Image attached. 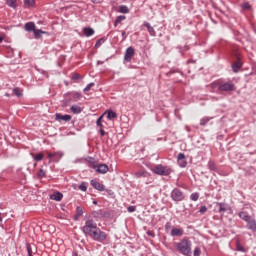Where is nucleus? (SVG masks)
I'll return each mask as SVG.
<instances>
[{"label": "nucleus", "mask_w": 256, "mask_h": 256, "mask_svg": "<svg viewBox=\"0 0 256 256\" xmlns=\"http://www.w3.org/2000/svg\"><path fill=\"white\" fill-rule=\"evenodd\" d=\"M143 27H146V29L151 37H155L157 35V32H155V28H153V26H151V24L149 22H144Z\"/></svg>", "instance_id": "2eb2a0df"}, {"label": "nucleus", "mask_w": 256, "mask_h": 256, "mask_svg": "<svg viewBox=\"0 0 256 256\" xmlns=\"http://www.w3.org/2000/svg\"><path fill=\"white\" fill-rule=\"evenodd\" d=\"M83 98V94L81 92H67L64 94V100L62 101L63 107H69L71 103H77V101H81Z\"/></svg>", "instance_id": "7ed1b4c3"}, {"label": "nucleus", "mask_w": 256, "mask_h": 256, "mask_svg": "<svg viewBox=\"0 0 256 256\" xmlns=\"http://www.w3.org/2000/svg\"><path fill=\"white\" fill-rule=\"evenodd\" d=\"M235 89V84L225 82L219 85L218 91H225L226 93H229L231 91H235Z\"/></svg>", "instance_id": "423d86ee"}, {"label": "nucleus", "mask_w": 256, "mask_h": 256, "mask_svg": "<svg viewBox=\"0 0 256 256\" xmlns=\"http://www.w3.org/2000/svg\"><path fill=\"white\" fill-rule=\"evenodd\" d=\"M93 205H97V201L96 200L93 201Z\"/></svg>", "instance_id": "0e129e2a"}, {"label": "nucleus", "mask_w": 256, "mask_h": 256, "mask_svg": "<svg viewBox=\"0 0 256 256\" xmlns=\"http://www.w3.org/2000/svg\"><path fill=\"white\" fill-rule=\"evenodd\" d=\"M28 256H33V254H28Z\"/></svg>", "instance_id": "774afa93"}, {"label": "nucleus", "mask_w": 256, "mask_h": 256, "mask_svg": "<svg viewBox=\"0 0 256 256\" xmlns=\"http://www.w3.org/2000/svg\"><path fill=\"white\" fill-rule=\"evenodd\" d=\"M152 172L155 173V175H160L161 177H169V175L173 173V168H171V166L158 164L153 167Z\"/></svg>", "instance_id": "20e7f679"}, {"label": "nucleus", "mask_w": 256, "mask_h": 256, "mask_svg": "<svg viewBox=\"0 0 256 256\" xmlns=\"http://www.w3.org/2000/svg\"><path fill=\"white\" fill-rule=\"evenodd\" d=\"M239 217H240V219H243V221H246V223L251 218V216H249V214L247 212H240Z\"/></svg>", "instance_id": "473e14b6"}, {"label": "nucleus", "mask_w": 256, "mask_h": 256, "mask_svg": "<svg viewBox=\"0 0 256 256\" xmlns=\"http://www.w3.org/2000/svg\"><path fill=\"white\" fill-rule=\"evenodd\" d=\"M133 55H135V48L130 46L126 49L124 61H126V63L131 62V59H133Z\"/></svg>", "instance_id": "1a4fd4ad"}, {"label": "nucleus", "mask_w": 256, "mask_h": 256, "mask_svg": "<svg viewBox=\"0 0 256 256\" xmlns=\"http://www.w3.org/2000/svg\"><path fill=\"white\" fill-rule=\"evenodd\" d=\"M147 235H148L149 237H155V232H153V231H148V232H147Z\"/></svg>", "instance_id": "bf43d9fd"}, {"label": "nucleus", "mask_w": 256, "mask_h": 256, "mask_svg": "<svg viewBox=\"0 0 256 256\" xmlns=\"http://www.w3.org/2000/svg\"><path fill=\"white\" fill-rule=\"evenodd\" d=\"M102 219H113V210H106L102 212Z\"/></svg>", "instance_id": "bb28decb"}, {"label": "nucleus", "mask_w": 256, "mask_h": 256, "mask_svg": "<svg viewBox=\"0 0 256 256\" xmlns=\"http://www.w3.org/2000/svg\"><path fill=\"white\" fill-rule=\"evenodd\" d=\"M90 185L96 189V191H105V185L101 184L100 182H97V180L92 179L90 181Z\"/></svg>", "instance_id": "ddd939ff"}, {"label": "nucleus", "mask_w": 256, "mask_h": 256, "mask_svg": "<svg viewBox=\"0 0 256 256\" xmlns=\"http://www.w3.org/2000/svg\"><path fill=\"white\" fill-rule=\"evenodd\" d=\"M103 115L104 114H102L100 117H98V119H97V121H96V125H97V127H100V129H103Z\"/></svg>", "instance_id": "79ce46f5"}, {"label": "nucleus", "mask_w": 256, "mask_h": 256, "mask_svg": "<svg viewBox=\"0 0 256 256\" xmlns=\"http://www.w3.org/2000/svg\"><path fill=\"white\" fill-rule=\"evenodd\" d=\"M119 13H123V14H127L129 13V7L125 6V5H120L119 8Z\"/></svg>", "instance_id": "58836bf2"}, {"label": "nucleus", "mask_w": 256, "mask_h": 256, "mask_svg": "<svg viewBox=\"0 0 256 256\" xmlns=\"http://www.w3.org/2000/svg\"><path fill=\"white\" fill-rule=\"evenodd\" d=\"M70 111L74 115H79V113H81L83 111V109L80 106L73 105V106L70 107Z\"/></svg>", "instance_id": "a878e982"}, {"label": "nucleus", "mask_w": 256, "mask_h": 256, "mask_svg": "<svg viewBox=\"0 0 256 256\" xmlns=\"http://www.w3.org/2000/svg\"><path fill=\"white\" fill-rule=\"evenodd\" d=\"M221 85L220 81H214L210 84L211 89H218L217 91H219V86Z\"/></svg>", "instance_id": "a19ab883"}, {"label": "nucleus", "mask_w": 256, "mask_h": 256, "mask_svg": "<svg viewBox=\"0 0 256 256\" xmlns=\"http://www.w3.org/2000/svg\"><path fill=\"white\" fill-rule=\"evenodd\" d=\"M177 163L179 165V167H181L182 169L187 167V158L185 157L184 153H179L177 156Z\"/></svg>", "instance_id": "9b49d317"}, {"label": "nucleus", "mask_w": 256, "mask_h": 256, "mask_svg": "<svg viewBox=\"0 0 256 256\" xmlns=\"http://www.w3.org/2000/svg\"><path fill=\"white\" fill-rule=\"evenodd\" d=\"M233 73H239L241 68L243 67V63L241 62V57H237V61L231 64Z\"/></svg>", "instance_id": "f8f14e48"}, {"label": "nucleus", "mask_w": 256, "mask_h": 256, "mask_svg": "<svg viewBox=\"0 0 256 256\" xmlns=\"http://www.w3.org/2000/svg\"><path fill=\"white\" fill-rule=\"evenodd\" d=\"M107 114V119L109 121L113 120V119H117V112L113 111V110H107L106 111Z\"/></svg>", "instance_id": "393cba45"}, {"label": "nucleus", "mask_w": 256, "mask_h": 256, "mask_svg": "<svg viewBox=\"0 0 256 256\" xmlns=\"http://www.w3.org/2000/svg\"><path fill=\"white\" fill-rule=\"evenodd\" d=\"M169 229H171V224H170V222H167V223L165 224V230H166V231H169Z\"/></svg>", "instance_id": "13d9d810"}, {"label": "nucleus", "mask_w": 256, "mask_h": 256, "mask_svg": "<svg viewBox=\"0 0 256 256\" xmlns=\"http://www.w3.org/2000/svg\"><path fill=\"white\" fill-rule=\"evenodd\" d=\"M82 232L93 241H97V243H105L107 241V233L97 227L94 219L86 220L85 225L82 227Z\"/></svg>", "instance_id": "f257e3e1"}, {"label": "nucleus", "mask_w": 256, "mask_h": 256, "mask_svg": "<svg viewBox=\"0 0 256 256\" xmlns=\"http://www.w3.org/2000/svg\"><path fill=\"white\" fill-rule=\"evenodd\" d=\"M12 91L16 97H23V90L21 88L15 87Z\"/></svg>", "instance_id": "c9c22d12"}, {"label": "nucleus", "mask_w": 256, "mask_h": 256, "mask_svg": "<svg viewBox=\"0 0 256 256\" xmlns=\"http://www.w3.org/2000/svg\"><path fill=\"white\" fill-rule=\"evenodd\" d=\"M150 176H151V174L149 172H147V170H140L135 173V177H137V179H141V177L147 178Z\"/></svg>", "instance_id": "aec40b11"}, {"label": "nucleus", "mask_w": 256, "mask_h": 256, "mask_svg": "<svg viewBox=\"0 0 256 256\" xmlns=\"http://www.w3.org/2000/svg\"><path fill=\"white\" fill-rule=\"evenodd\" d=\"M26 249L28 255H33V249L31 248V244L29 242H26Z\"/></svg>", "instance_id": "49530a36"}, {"label": "nucleus", "mask_w": 256, "mask_h": 256, "mask_svg": "<svg viewBox=\"0 0 256 256\" xmlns=\"http://www.w3.org/2000/svg\"><path fill=\"white\" fill-rule=\"evenodd\" d=\"M86 161H87L88 163H90L91 165H95V158H93V157H87V158H86Z\"/></svg>", "instance_id": "864d4df0"}, {"label": "nucleus", "mask_w": 256, "mask_h": 256, "mask_svg": "<svg viewBox=\"0 0 256 256\" xmlns=\"http://www.w3.org/2000/svg\"><path fill=\"white\" fill-rule=\"evenodd\" d=\"M192 243L189 237L185 236L182 239H180L179 242L174 243V249L177 251V253H180V255L184 256H191L192 251H191Z\"/></svg>", "instance_id": "f03ea898"}, {"label": "nucleus", "mask_w": 256, "mask_h": 256, "mask_svg": "<svg viewBox=\"0 0 256 256\" xmlns=\"http://www.w3.org/2000/svg\"><path fill=\"white\" fill-rule=\"evenodd\" d=\"M236 251H241V253H245L247 250H245V247L241 245V242L239 240H236Z\"/></svg>", "instance_id": "e433bc0d"}, {"label": "nucleus", "mask_w": 256, "mask_h": 256, "mask_svg": "<svg viewBox=\"0 0 256 256\" xmlns=\"http://www.w3.org/2000/svg\"><path fill=\"white\" fill-rule=\"evenodd\" d=\"M77 79H83L78 73H74L72 76V81H77Z\"/></svg>", "instance_id": "603ef678"}, {"label": "nucleus", "mask_w": 256, "mask_h": 256, "mask_svg": "<svg viewBox=\"0 0 256 256\" xmlns=\"http://www.w3.org/2000/svg\"><path fill=\"white\" fill-rule=\"evenodd\" d=\"M105 41H107V37L103 36V37L99 38L95 43L96 49H99V47H101V45H103V43H105Z\"/></svg>", "instance_id": "7c9ffc66"}, {"label": "nucleus", "mask_w": 256, "mask_h": 256, "mask_svg": "<svg viewBox=\"0 0 256 256\" xmlns=\"http://www.w3.org/2000/svg\"><path fill=\"white\" fill-rule=\"evenodd\" d=\"M63 152L58 151V152H54V158H53V163H59V161H61V159L63 158Z\"/></svg>", "instance_id": "b1692460"}, {"label": "nucleus", "mask_w": 256, "mask_h": 256, "mask_svg": "<svg viewBox=\"0 0 256 256\" xmlns=\"http://www.w3.org/2000/svg\"><path fill=\"white\" fill-rule=\"evenodd\" d=\"M125 19H127V17L125 15L117 16L114 21V27H117V25H119V23H121V21H125Z\"/></svg>", "instance_id": "2f4dec72"}, {"label": "nucleus", "mask_w": 256, "mask_h": 256, "mask_svg": "<svg viewBox=\"0 0 256 256\" xmlns=\"http://www.w3.org/2000/svg\"><path fill=\"white\" fill-rule=\"evenodd\" d=\"M92 168L95 169L96 173L101 175H105V173L109 171V166L107 164L93 165Z\"/></svg>", "instance_id": "6e6552de"}, {"label": "nucleus", "mask_w": 256, "mask_h": 256, "mask_svg": "<svg viewBox=\"0 0 256 256\" xmlns=\"http://www.w3.org/2000/svg\"><path fill=\"white\" fill-rule=\"evenodd\" d=\"M50 199L52 201H61L63 199V193L56 191L52 195H50Z\"/></svg>", "instance_id": "a211bd4d"}, {"label": "nucleus", "mask_w": 256, "mask_h": 256, "mask_svg": "<svg viewBox=\"0 0 256 256\" xmlns=\"http://www.w3.org/2000/svg\"><path fill=\"white\" fill-rule=\"evenodd\" d=\"M194 256H201V248L200 247L194 248Z\"/></svg>", "instance_id": "09e8293b"}, {"label": "nucleus", "mask_w": 256, "mask_h": 256, "mask_svg": "<svg viewBox=\"0 0 256 256\" xmlns=\"http://www.w3.org/2000/svg\"><path fill=\"white\" fill-rule=\"evenodd\" d=\"M37 177L38 179H43V177H45V170L40 169L37 173Z\"/></svg>", "instance_id": "de8ad7c7"}, {"label": "nucleus", "mask_w": 256, "mask_h": 256, "mask_svg": "<svg viewBox=\"0 0 256 256\" xmlns=\"http://www.w3.org/2000/svg\"><path fill=\"white\" fill-rule=\"evenodd\" d=\"M91 3H97V0H91Z\"/></svg>", "instance_id": "69168bd1"}, {"label": "nucleus", "mask_w": 256, "mask_h": 256, "mask_svg": "<svg viewBox=\"0 0 256 256\" xmlns=\"http://www.w3.org/2000/svg\"><path fill=\"white\" fill-rule=\"evenodd\" d=\"M170 197H171L172 201H175L176 203L185 201V193H183V191H181V189H179V188H174L171 191Z\"/></svg>", "instance_id": "39448f33"}, {"label": "nucleus", "mask_w": 256, "mask_h": 256, "mask_svg": "<svg viewBox=\"0 0 256 256\" xmlns=\"http://www.w3.org/2000/svg\"><path fill=\"white\" fill-rule=\"evenodd\" d=\"M33 33H34V39H41L43 37L42 35H48V36L50 35L49 32L43 31L37 28L34 29Z\"/></svg>", "instance_id": "4468645a"}, {"label": "nucleus", "mask_w": 256, "mask_h": 256, "mask_svg": "<svg viewBox=\"0 0 256 256\" xmlns=\"http://www.w3.org/2000/svg\"><path fill=\"white\" fill-rule=\"evenodd\" d=\"M78 189L80 191H87V182H82L79 186H78Z\"/></svg>", "instance_id": "37998d69"}, {"label": "nucleus", "mask_w": 256, "mask_h": 256, "mask_svg": "<svg viewBox=\"0 0 256 256\" xmlns=\"http://www.w3.org/2000/svg\"><path fill=\"white\" fill-rule=\"evenodd\" d=\"M92 216H93L95 219H103V210L100 209V210H97V211H93V212H92Z\"/></svg>", "instance_id": "c756f323"}, {"label": "nucleus", "mask_w": 256, "mask_h": 256, "mask_svg": "<svg viewBox=\"0 0 256 256\" xmlns=\"http://www.w3.org/2000/svg\"><path fill=\"white\" fill-rule=\"evenodd\" d=\"M24 1V7H27L28 9L31 7H35V0H23Z\"/></svg>", "instance_id": "f704fd0d"}, {"label": "nucleus", "mask_w": 256, "mask_h": 256, "mask_svg": "<svg viewBox=\"0 0 256 256\" xmlns=\"http://www.w3.org/2000/svg\"><path fill=\"white\" fill-rule=\"evenodd\" d=\"M54 155H55V153L48 152L47 157H48V159H50V160L52 159V161H53Z\"/></svg>", "instance_id": "6e6d98bb"}, {"label": "nucleus", "mask_w": 256, "mask_h": 256, "mask_svg": "<svg viewBox=\"0 0 256 256\" xmlns=\"http://www.w3.org/2000/svg\"><path fill=\"white\" fill-rule=\"evenodd\" d=\"M191 201H198L199 200V193L195 192L190 195Z\"/></svg>", "instance_id": "c03bdc74"}, {"label": "nucleus", "mask_w": 256, "mask_h": 256, "mask_svg": "<svg viewBox=\"0 0 256 256\" xmlns=\"http://www.w3.org/2000/svg\"><path fill=\"white\" fill-rule=\"evenodd\" d=\"M127 211L128 213H135V211H137V206H129Z\"/></svg>", "instance_id": "3c124183"}, {"label": "nucleus", "mask_w": 256, "mask_h": 256, "mask_svg": "<svg viewBox=\"0 0 256 256\" xmlns=\"http://www.w3.org/2000/svg\"><path fill=\"white\" fill-rule=\"evenodd\" d=\"M83 216V207H76V214L73 216L74 221H79V217Z\"/></svg>", "instance_id": "412c9836"}, {"label": "nucleus", "mask_w": 256, "mask_h": 256, "mask_svg": "<svg viewBox=\"0 0 256 256\" xmlns=\"http://www.w3.org/2000/svg\"><path fill=\"white\" fill-rule=\"evenodd\" d=\"M34 167H37V163H34Z\"/></svg>", "instance_id": "338daca9"}, {"label": "nucleus", "mask_w": 256, "mask_h": 256, "mask_svg": "<svg viewBox=\"0 0 256 256\" xmlns=\"http://www.w3.org/2000/svg\"><path fill=\"white\" fill-rule=\"evenodd\" d=\"M3 36H0V43H3Z\"/></svg>", "instance_id": "e2e57ef3"}, {"label": "nucleus", "mask_w": 256, "mask_h": 256, "mask_svg": "<svg viewBox=\"0 0 256 256\" xmlns=\"http://www.w3.org/2000/svg\"><path fill=\"white\" fill-rule=\"evenodd\" d=\"M199 213L201 215H205V213H207V206H201L199 209Z\"/></svg>", "instance_id": "8fccbe9b"}, {"label": "nucleus", "mask_w": 256, "mask_h": 256, "mask_svg": "<svg viewBox=\"0 0 256 256\" xmlns=\"http://www.w3.org/2000/svg\"><path fill=\"white\" fill-rule=\"evenodd\" d=\"M91 87H95V83L91 82L84 88V93H87L88 91H91Z\"/></svg>", "instance_id": "a18cd8bd"}, {"label": "nucleus", "mask_w": 256, "mask_h": 256, "mask_svg": "<svg viewBox=\"0 0 256 256\" xmlns=\"http://www.w3.org/2000/svg\"><path fill=\"white\" fill-rule=\"evenodd\" d=\"M247 227L250 231H256V221L253 218H250L247 222Z\"/></svg>", "instance_id": "4be33fe9"}, {"label": "nucleus", "mask_w": 256, "mask_h": 256, "mask_svg": "<svg viewBox=\"0 0 256 256\" xmlns=\"http://www.w3.org/2000/svg\"><path fill=\"white\" fill-rule=\"evenodd\" d=\"M71 119H73V116L69 115V114H61V113H56L55 114V121H59V123H61V121H63L64 123H69V121H71Z\"/></svg>", "instance_id": "0eeeda50"}, {"label": "nucleus", "mask_w": 256, "mask_h": 256, "mask_svg": "<svg viewBox=\"0 0 256 256\" xmlns=\"http://www.w3.org/2000/svg\"><path fill=\"white\" fill-rule=\"evenodd\" d=\"M122 38L127 39V34H126L125 30L122 31Z\"/></svg>", "instance_id": "052dcab7"}, {"label": "nucleus", "mask_w": 256, "mask_h": 256, "mask_svg": "<svg viewBox=\"0 0 256 256\" xmlns=\"http://www.w3.org/2000/svg\"><path fill=\"white\" fill-rule=\"evenodd\" d=\"M24 29H25V31H27L28 33H31V32H33V31H35V29H36L35 22H27V23L24 25Z\"/></svg>", "instance_id": "6ab92c4d"}, {"label": "nucleus", "mask_w": 256, "mask_h": 256, "mask_svg": "<svg viewBox=\"0 0 256 256\" xmlns=\"http://www.w3.org/2000/svg\"><path fill=\"white\" fill-rule=\"evenodd\" d=\"M99 133H100L101 137H105V135H106V132H105V130H103V128H100Z\"/></svg>", "instance_id": "4d7b16f0"}, {"label": "nucleus", "mask_w": 256, "mask_h": 256, "mask_svg": "<svg viewBox=\"0 0 256 256\" xmlns=\"http://www.w3.org/2000/svg\"><path fill=\"white\" fill-rule=\"evenodd\" d=\"M241 9L243 11H252L253 10V6H251V4H249V2H243L241 5H240Z\"/></svg>", "instance_id": "c85d7f7f"}, {"label": "nucleus", "mask_w": 256, "mask_h": 256, "mask_svg": "<svg viewBox=\"0 0 256 256\" xmlns=\"http://www.w3.org/2000/svg\"><path fill=\"white\" fill-rule=\"evenodd\" d=\"M211 119H213V117H204V118H202L200 120L201 127H205V125H207V123H209Z\"/></svg>", "instance_id": "4c0bfd02"}, {"label": "nucleus", "mask_w": 256, "mask_h": 256, "mask_svg": "<svg viewBox=\"0 0 256 256\" xmlns=\"http://www.w3.org/2000/svg\"><path fill=\"white\" fill-rule=\"evenodd\" d=\"M82 33L85 37H93V35H95V30L91 27H84Z\"/></svg>", "instance_id": "f3484780"}, {"label": "nucleus", "mask_w": 256, "mask_h": 256, "mask_svg": "<svg viewBox=\"0 0 256 256\" xmlns=\"http://www.w3.org/2000/svg\"><path fill=\"white\" fill-rule=\"evenodd\" d=\"M184 231L182 228H172L170 235L171 237H183Z\"/></svg>", "instance_id": "dca6fc26"}, {"label": "nucleus", "mask_w": 256, "mask_h": 256, "mask_svg": "<svg viewBox=\"0 0 256 256\" xmlns=\"http://www.w3.org/2000/svg\"><path fill=\"white\" fill-rule=\"evenodd\" d=\"M207 166L210 171H217V165H215V162L210 160Z\"/></svg>", "instance_id": "ea45409f"}, {"label": "nucleus", "mask_w": 256, "mask_h": 256, "mask_svg": "<svg viewBox=\"0 0 256 256\" xmlns=\"http://www.w3.org/2000/svg\"><path fill=\"white\" fill-rule=\"evenodd\" d=\"M214 205L218 207V213H225L226 211L231 210V207L225 202H215Z\"/></svg>", "instance_id": "9d476101"}, {"label": "nucleus", "mask_w": 256, "mask_h": 256, "mask_svg": "<svg viewBox=\"0 0 256 256\" xmlns=\"http://www.w3.org/2000/svg\"><path fill=\"white\" fill-rule=\"evenodd\" d=\"M6 5L12 9H17V0H6Z\"/></svg>", "instance_id": "72a5a7b5"}, {"label": "nucleus", "mask_w": 256, "mask_h": 256, "mask_svg": "<svg viewBox=\"0 0 256 256\" xmlns=\"http://www.w3.org/2000/svg\"><path fill=\"white\" fill-rule=\"evenodd\" d=\"M104 191H106V193H107V195H109V197H113V195H115V192H113V190H111V189H106L105 188Z\"/></svg>", "instance_id": "5fc2aeb1"}, {"label": "nucleus", "mask_w": 256, "mask_h": 256, "mask_svg": "<svg viewBox=\"0 0 256 256\" xmlns=\"http://www.w3.org/2000/svg\"><path fill=\"white\" fill-rule=\"evenodd\" d=\"M73 255H74V256H79V253H78L77 251H74V252H73Z\"/></svg>", "instance_id": "680f3d73"}, {"label": "nucleus", "mask_w": 256, "mask_h": 256, "mask_svg": "<svg viewBox=\"0 0 256 256\" xmlns=\"http://www.w3.org/2000/svg\"><path fill=\"white\" fill-rule=\"evenodd\" d=\"M31 157H33L34 161L38 163V161H43V159H45V154H43V152H39L36 155L31 153Z\"/></svg>", "instance_id": "5701e85b"}, {"label": "nucleus", "mask_w": 256, "mask_h": 256, "mask_svg": "<svg viewBox=\"0 0 256 256\" xmlns=\"http://www.w3.org/2000/svg\"><path fill=\"white\" fill-rule=\"evenodd\" d=\"M177 49H178L179 53L181 54V56L183 57L185 55V53H187V51H189L190 47H189V45L177 46Z\"/></svg>", "instance_id": "cd10ccee"}]
</instances>
